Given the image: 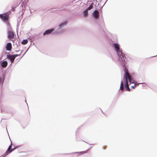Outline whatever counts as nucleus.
Listing matches in <instances>:
<instances>
[{"instance_id":"nucleus-1","label":"nucleus","mask_w":157,"mask_h":157,"mask_svg":"<svg viewBox=\"0 0 157 157\" xmlns=\"http://www.w3.org/2000/svg\"><path fill=\"white\" fill-rule=\"evenodd\" d=\"M106 33L105 36L111 44L117 55L118 57V60L122 66L124 72L123 78L124 80V86H123V81L122 80L121 82L120 88L118 91H119L120 90H123L124 89L125 91H129L131 89L129 88V86L132 83L136 84L134 79L135 74L134 73H131L130 74L129 73L126 63L127 60L124 54L122 52V49L120 48L119 44L113 41L111 38L108 36Z\"/></svg>"},{"instance_id":"nucleus-2","label":"nucleus","mask_w":157,"mask_h":157,"mask_svg":"<svg viewBox=\"0 0 157 157\" xmlns=\"http://www.w3.org/2000/svg\"><path fill=\"white\" fill-rule=\"evenodd\" d=\"M99 13V9L95 10L92 13V16L94 22L98 25L99 29H102L104 26V22L102 18H98Z\"/></svg>"},{"instance_id":"nucleus-3","label":"nucleus","mask_w":157,"mask_h":157,"mask_svg":"<svg viewBox=\"0 0 157 157\" xmlns=\"http://www.w3.org/2000/svg\"><path fill=\"white\" fill-rule=\"evenodd\" d=\"M68 22V20H65L62 22L59 25V29L56 30V31H55L54 32V33L59 34L63 33L64 31V30H62V29L63 27L67 25Z\"/></svg>"},{"instance_id":"nucleus-4","label":"nucleus","mask_w":157,"mask_h":157,"mask_svg":"<svg viewBox=\"0 0 157 157\" xmlns=\"http://www.w3.org/2000/svg\"><path fill=\"white\" fill-rule=\"evenodd\" d=\"M11 13V12L10 11L4 14H0V18L4 23L9 22V15Z\"/></svg>"},{"instance_id":"nucleus-5","label":"nucleus","mask_w":157,"mask_h":157,"mask_svg":"<svg viewBox=\"0 0 157 157\" xmlns=\"http://www.w3.org/2000/svg\"><path fill=\"white\" fill-rule=\"evenodd\" d=\"M7 37L9 39L13 38L14 37V33L12 30L7 31Z\"/></svg>"},{"instance_id":"nucleus-6","label":"nucleus","mask_w":157,"mask_h":157,"mask_svg":"<svg viewBox=\"0 0 157 157\" xmlns=\"http://www.w3.org/2000/svg\"><path fill=\"white\" fill-rule=\"evenodd\" d=\"M12 46V44L11 43H8L6 47V50L8 51H10L11 50Z\"/></svg>"},{"instance_id":"nucleus-7","label":"nucleus","mask_w":157,"mask_h":157,"mask_svg":"<svg viewBox=\"0 0 157 157\" xmlns=\"http://www.w3.org/2000/svg\"><path fill=\"white\" fill-rule=\"evenodd\" d=\"M6 27V29L7 31L12 30V29L9 22L4 23Z\"/></svg>"},{"instance_id":"nucleus-8","label":"nucleus","mask_w":157,"mask_h":157,"mask_svg":"<svg viewBox=\"0 0 157 157\" xmlns=\"http://www.w3.org/2000/svg\"><path fill=\"white\" fill-rule=\"evenodd\" d=\"M25 5L26 4L24 2H22L21 3L20 6V9H21V10H25Z\"/></svg>"},{"instance_id":"nucleus-9","label":"nucleus","mask_w":157,"mask_h":157,"mask_svg":"<svg viewBox=\"0 0 157 157\" xmlns=\"http://www.w3.org/2000/svg\"><path fill=\"white\" fill-rule=\"evenodd\" d=\"M85 151H79V152H72L71 153L61 154L62 155H70L72 154H77V153H83Z\"/></svg>"},{"instance_id":"nucleus-10","label":"nucleus","mask_w":157,"mask_h":157,"mask_svg":"<svg viewBox=\"0 0 157 157\" xmlns=\"http://www.w3.org/2000/svg\"><path fill=\"white\" fill-rule=\"evenodd\" d=\"M7 64L8 63L7 61L2 60V61L1 65L2 67H6L7 65Z\"/></svg>"},{"instance_id":"nucleus-11","label":"nucleus","mask_w":157,"mask_h":157,"mask_svg":"<svg viewBox=\"0 0 157 157\" xmlns=\"http://www.w3.org/2000/svg\"><path fill=\"white\" fill-rule=\"evenodd\" d=\"M12 151V150L11 151H8V150H7L6 152L3 154L2 155V157H5L6 156H7Z\"/></svg>"},{"instance_id":"nucleus-12","label":"nucleus","mask_w":157,"mask_h":157,"mask_svg":"<svg viewBox=\"0 0 157 157\" xmlns=\"http://www.w3.org/2000/svg\"><path fill=\"white\" fill-rule=\"evenodd\" d=\"M28 42L27 39H23L21 42V43L23 45L26 44Z\"/></svg>"},{"instance_id":"nucleus-13","label":"nucleus","mask_w":157,"mask_h":157,"mask_svg":"<svg viewBox=\"0 0 157 157\" xmlns=\"http://www.w3.org/2000/svg\"><path fill=\"white\" fill-rule=\"evenodd\" d=\"M84 16L87 17L88 15V12L86 11L85 10L83 11V14H82Z\"/></svg>"},{"instance_id":"nucleus-14","label":"nucleus","mask_w":157,"mask_h":157,"mask_svg":"<svg viewBox=\"0 0 157 157\" xmlns=\"http://www.w3.org/2000/svg\"><path fill=\"white\" fill-rule=\"evenodd\" d=\"M15 59V57L14 56V54L11 55V56L10 59V60L12 62Z\"/></svg>"},{"instance_id":"nucleus-15","label":"nucleus","mask_w":157,"mask_h":157,"mask_svg":"<svg viewBox=\"0 0 157 157\" xmlns=\"http://www.w3.org/2000/svg\"><path fill=\"white\" fill-rule=\"evenodd\" d=\"M48 34H49V29H47L43 33V35L44 36Z\"/></svg>"},{"instance_id":"nucleus-16","label":"nucleus","mask_w":157,"mask_h":157,"mask_svg":"<svg viewBox=\"0 0 157 157\" xmlns=\"http://www.w3.org/2000/svg\"><path fill=\"white\" fill-rule=\"evenodd\" d=\"M92 8V7L91 5H89V6L87 7L85 10L88 12V10H91Z\"/></svg>"},{"instance_id":"nucleus-17","label":"nucleus","mask_w":157,"mask_h":157,"mask_svg":"<svg viewBox=\"0 0 157 157\" xmlns=\"http://www.w3.org/2000/svg\"><path fill=\"white\" fill-rule=\"evenodd\" d=\"M11 56V55L10 54L9 52H8L6 55V58L7 59H10Z\"/></svg>"},{"instance_id":"nucleus-18","label":"nucleus","mask_w":157,"mask_h":157,"mask_svg":"<svg viewBox=\"0 0 157 157\" xmlns=\"http://www.w3.org/2000/svg\"><path fill=\"white\" fill-rule=\"evenodd\" d=\"M56 31V30H55V31ZM54 31H54V30H53V29H50V34L51 33H52V34H57L54 33Z\"/></svg>"},{"instance_id":"nucleus-19","label":"nucleus","mask_w":157,"mask_h":157,"mask_svg":"<svg viewBox=\"0 0 157 157\" xmlns=\"http://www.w3.org/2000/svg\"><path fill=\"white\" fill-rule=\"evenodd\" d=\"M12 146H11V144L9 146L7 150H8V151H12Z\"/></svg>"},{"instance_id":"nucleus-20","label":"nucleus","mask_w":157,"mask_h":157,"mask_svg":"<svg viewBox=\"0 0 157 157\" xmlns=\"http://www.w3.org/2000/svg\"><path fill=\"white\" fill-rule=\"evenodd\" d=\"M13 146L14 147L13 149H12V151H13V150H15L17 148H18L20 147V146H19L18 145H17L16 146H14L13 145Z\"/></svg>"},{"instance_id":"nucleus-21","label":"nucleus","mask_w":157,"mask_h":157,"mask_svg":"<svg viewBox=\"0 0 157 157\" xmlns=\"http://www.w3.org/2000/svg\"><path fill=\"white\" fill-rule=\"evenodd\" d=\"M3 77H2H2L0 76V84H1V83L2 82V79H4L5 78V77H4L3 76Z\"/></svg>"},{"instance_id":"nucleus-22","label":"nucleus","mask_w":157,"mask_h":157,"mask_svg":"<svg viewBox=\"0 0 157 157\" xmlns=\"http://www.w3.org/2000/svg\"><path fill=\"white\" fill-rule=\"evenodd\" d=\"M11 7L12 9L11 10H12V11L13 12L15 10V7H14L13 6H12Z\"/></svg>"},{"instance_id":"nucleus-23","label":"nucleus","mask_w":157,"mask_h":157,"mask_svg":"<svg viewBox=\"0 0 157 157\" xmlns=\"http://www.w3.org/2000/svg\"><path fill=\"white\" fill-rule=\"evenodd\" d=\"M21 54V53H20L19 54H14V56L15 57H16L19 56Z\"/></svg>"},{"instance_id":"nucleus-24","label":"nucleus","mask_w":157,"mask_h":157,"mask_svg":"<svg viewBox=\"0 0 157 157\" xmlns=\"http://www.w3.org/2000/svg\"><path fill=\"white\" fill-rule=\"evenodd\" d=\"M135 82H136H136L135 81ZM135 84H134V85L133 86H131V87L132 88V89H134V88H135Z\"/></svg>"},{"instance_id":"nucleus-25","label":"nucleus","mask_w":157,"mask_h":157,"mask_svg":"<svg viewBox=\"0 0 157 157\" xmlns=\"http://www.w3.org/2000/svg\"><path fill=\"white\" fill-rule=\"evenodd\" d=\"M10 117H9V118H10L12 116V115H13V113H11V112H10Z\"/></svg>"},{"instance_id":"nucleus-26","label":"nucleus","mask_w":157,"mask_h":157,"mask_svg":"<svg viewBox=\"0 0 157 157\" xmlns=\"http://www.w3.org/2000/svg\"><path fill=\"white\" fill-rule=\"evenodd\" d=\"M82 140V141H84V142H85V143H87V144H89V145H93V144H89L88 143H87V142H86V141H84V140Z\"/></svg>"},{"instance_id":"nucleus-27","label":"nucleus","mask_w":157,"mask_h":157,"mask_svg":"<svg viewBox=\"0 0 157 157\" xmlns=\"http://www.w3.org/2000/svg\"><path fill=\"white\" fill-rule=\"evenodd\" d=\"M29 48H28L27 49V50H26V52H25L24 53V54H23V56H24L25 54L26 53V52H27V51H28V49H29Z\"/></svg>"},{"instance_id":"nucleus-28","label":"nucleus","mask_w":157,"mask_h":157,"mask_svg":"<svg viewBox=\"0 0 157 157\" xmlns=\"http://www.w3.org/2000/svg\"><path fill=\"white\" fill-rule=\"evenodd\" d=\"M104 146H103V147H102V149H103V150H105V149L106 148V146H105V147H104Z\"/></svg>"},{"instance_id":"nucleus-29","label":"nucleus","mask_w":157,"mask_h":157,"mask_svg":"<svg viewBox=\"0 0 157 157\" xmlns=\"http://www.w3.org/2000/svg\"><path fill=\"white\" fill-rule=\"evenodd\" d=\"M79 129V128H78L77 129V130H76V134L77 132H78V130Z\"/></svg>"},{"instance_id":"nucleus-30","label":"nucleus","mask_w":157,"mask_h":157,"mask_svg":"<svg viewBox=\"0 0 157 157\" xmlns=\"http://www.w3.org/2000/svg\"><path fill=\"white\" fill-rule=\"evenodd\" d=\"M23 11H24V10H22V14H21V16H22V15H23V13H24Z\"/></svg>"},{"instance_id":"nucleus-31","label":"nucleus","mask_w":157,"mask_h":157,"mask_svg":"<svg viewBox=\"0 0 157 157\" xmlns=\"http://www.w3.org/2000/svg\"><path fill=\"white\" fill-rule=\"evenodd\" d=\"M156 56H157V55H156V56H152V57H156Z\"/></svg>"},{"instance_id":"nucleus-32","label":"nucleus","mask_w":157,"mask_h":157,"mask_svg":"<svg viewBox=\"0 0 157 157\" xmlns=\"http://www.w3.org/2000/svg\"><path fill=\"white\" fill-rule=\"evenodd\" d=\"M18 51H19V50H18V51H15V52H18Z\"/></svg>"},{"instance_id":"nucleus-33","label":"nucleus","mask_w":157,"mask_h":157,"mask_svg":"<svg viewBox=\"0 0 157 157\" xmlns=\"http://www.w3.org/2000/svg\"><path fill=\"white\" fill-rule=\"evenodd\" d=\"M17 43H16V44L17 45Z\"/></svg>"},{"instance_id":"nucleus-34","label":"nucleus","mask_w":157,"mask_h":157,"mask_svg":"<svg viewBox=\"0 0 157 157\" xmlns=\"http://www.w3.org/2000/svg\"><path fill=\"white\" fill-rule=\"evenodd\" d=\"M100 109L101 110V111H102V113H103L102 111L101 110V109Z\"/></svg>"},{"instance_id":"nucleus-35","label":"nucleus","mask_w":157,"mask_h":157,"mask_svg":"<svg viewBox=\"0 0 157 157\" xmlns=\"http://www.w3.org/2000/svg\"><path fill=\"white\" fill-rule=\"evenodd\" d=\"M22 52H23V51H22L20 53H21H21Z\"/></svg>"},{"instance_id":"nucleus-36","label":"nucleus","mask_w":157,"mask_h":157,"mask_svg":"<svg viewBox=\"0 0 157 157\" xmlns=\"http://www.w3.org/2000/svg\"><path fill=\"white\" fill-rule=\"evenodd\" d=\"M30 13H32V12H31V10H30Z\"/></svg>"},{"instance_id":"nucleus-37","label":"nucleus","mask_w":157,"mask_h":157,"mask_svg":"<svg viewBox=\"0 0 157 157\" xmlns=\"http://www.w3.org/2000/svg\"><path fill=\"white\" fill-rule=\"evenodd\" d=\"M23 57V56H22V57H21V58H22V57Z\"/></svg>"},{"instance_id":"nucleus-38","label":"nucleus","mask_w":157,"mask_h":157,"mask_svg":"<svg viewBox=\"0 0 157 157\" xmlns=\"http://www.w3.org/2000/svg\"><path fill=\"white\" fill-rule=\"evenodd\" d=\"M140 84V83H138V84H137V85H138V84Z\"/></svg>"},{"instance_id":"nucleus-39","label":"nucleus","mask_w":157,"mask_h":157,"mask_svg":"<svg viewBox=\"0 0 157 157\" xmlns=\"http://www.w3.org/2000/svg\"><path fill=\"white\" fill-rule=\"evenodd\" d=\"M17 43H18V44H19V42H18Z\"/></svg>"},{"instance_id":"nucleus-40","label":"nucleus","mask_w":157,"mask_h":157,"mask_svg":"<svg viewBox=\"0 0 157 157\" xmlns=\"http://www.w3.org/2000/svg\"><path fill=\"white\" fill-rule=\"evenodd\" d=\"M49 10H50V11H50V9H49Z\"/></svg>"},{"instance_id":"nucleus-41","label":"nucleus","mask_w":157,"mask_h":157,"mask_svg":"<svg viewBox=\"0 0 157 157\" xmlns=\"http://www.w3.org/2000/svg\"><path fill=\"white\" fill-rule=\"evenodd\" d=\"M107 0H106V1H107Z\"/></svg>"}]
</instances>
